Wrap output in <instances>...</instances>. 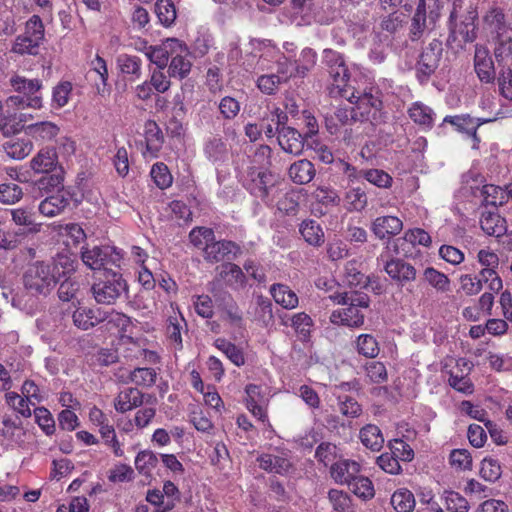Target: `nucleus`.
Returning a JSON list of instances; mask_svg holds the SVG:
<instances>
[{"mask_svg": "<svg viewBox=\"0 0 512 512\" xmlns=\"http://www.w3.org/2000/svg\"><path fill=\"white\" fill-rule=\"evenodd\" d=\"M348 486L351 492L359 498L367 500L374 497V487L368 477L358 475Z\"/></svg>", "mask_w": 512, "mask_h": 512, "instance_id": "5fc2aeb1", "label": "nucleus"}, {"mask_svg": "<svg viewBox=\"0 0 512 512\" xmlns=\"http://www.w3.org/2000/svg\"><path fill=\"white\" fill-rule=\"evenodd\" d=\"M445 506L451 512H468L470 505L465 497L458 492L445 491L444 492Z\"/></svg>", "mask_w": 512, "mask_h": 512, "instance_id": "0e129e2a", "label": "nucleus"}, {"mask_svg": "<svg viewBox=\"0 0 512 512\" xmlns=\"http://www.w3.org/2000/svg\"><path fill=\"white\" fill-rule=\"evenodd\" d=\"M116 67L128 81L135 82L142 77V60L138 56L122 53L116 58Z\"/></svg>", "mask_w": 512, "mask_h": 512, "instance_id": "6ab92c4d", "label": "nucleus"}, {"mask_svg": "<svg viewBox=\"0 0 512 512\" xmlns=\"http://www.w3.org/2000/svg\"><path fill=\"white\" fill-rule=\"evenodd\" d=\"M442 43L440 41H432L421 53L417 64L418 77L427 80L439 66L442 56Z\"/></svg>", "mask_w": 512, "mask_h": 512, "instance_id": "9b49d317", "label": "nucleus"}, {"mask_svg": "<svg viewBox=\"0 0 512 512\" xmlns=\"http://www.w3.org/2000/svg\"><path fill=\"white\" fill-rule=\"evenodd\" d=\"M494 56L499 65L512 68V25L496 35Z\"/></svg>", "mask_w": 512, "mask_h": 512, "instance_id": "dca6fc26", "label": "nucleus"}, {"mask_svg": "<svg viewBox=\"0 0 512 512\" xmlns=\"http://www.w3.org/2000/svg\"><path fill=\"white\" fill-rule=\"evenodd\" d=\"M344 277L349 286H365L367 283V277L361 271V263L357 260H350L346 263Z\"/></svg>", "mask_w": 512, "mask_h": 512, "instance_id": "a18cd8bd", "label": "nucleus"}, {"mask_svg": "<svg viewBox=\"0 0 512 512\" xmlns=\"http://www.w3.org/2000/svg\"><path fill=\"white\" fill-rule=\"evenodd\" d=\"M103 276V279L92 285L91 291L97 303L111 305L122 295L127 285L122 275L117 272L105 270Z\"/></svg>", "mask_w": 512, "mask_h": 512, "instance_id": "0eeeda50", "label": "nucleus"}, {"mask_svg": "<svg viewBox=\"0 0 512 512\" xmlns=\"http://www.w3.org/2000/svg\"><path fill=\"white\" fill-rule=\"evenodd\" d=\"M278 143L280 147L289 154L299 155L304 148L302 135L294 128L283 126L278 133Z\"/></svg>", "mask_w": 512, "mask_h": 512, "instance_id": "4be33fe9", "label": "nucleus"}, {"mask_svg": "<svg viewBox=\"0 0 512 512\" xmlns=\"http://www.w3.org/2000/svg\"><path fill=\"white\" fill-rule=\"evenodd\" d=\"M453 359L445 361L444 371L449 375L448 383L456 391L463 394H472L474 391V385L469 377L472 370V363L465 358H459L455 360L453 367H450V363Z\"/></svg>", "mask_w": 512, "mask_h": 512, "instance_id": "6e6552de", "label": "nucleus"}, {"mask_svg": "<svg viewBox=\"0 0 512 512\" xmlns=\"http://www.w3.org/2000/svg\"><path fill=\"white\" fill-rule=\"evenodd\" d=\"M81 259L92 270H107L109 264H115L119 259V253L110 246H86L82 248Z\"/></svg>", "mask_w": 512, "mask_h": 512, "instance_id": "9d476101", "label": "nucleus"}, {"mask_svg": "<svg viewBox=\"0 0 512 512\" xmlns=\"http://www.w3.org/2000/svg\"><path fill=\"white\" fill-rule=\"evenodd\" d=\"M298 199V193L294 190H286V185L284 184L282 192L276 196L275 202L272 205H276L279 211L293 214L297 211Z\"/></svg>", "mask_w": 512, "mask_h": 512, "instance_id": "58836bf2", "label": "nucleus"}, {"mask_svg": "<svg viewBox=\"0 0 512 512\" xmlns=\"http://www.w3.org/2000/svg\"><path fill=\"white\" fill-rule=\"evenodd\" d=\"M171 308L174 309L173 304ZM186 327V321L179 311L173 310V314L169 315L166 325V336L174 345L175 349L182 348V331Z\"/></svg>", "mask_w": 512, "mask_h": 512, "instance_id": "a878e982", "label": "nucleus"}, {"mask_svg": "<svg viewBox=\"0 0 512 512\" xmlns=\"http://www.w3.org/2000/svg\"><path fill=\"white\" fill-rule=\"evenodd\" d=\"M244 186L253 196L267 205H272L276 196L282 192L284 183L272 172L253 166L248 169Z\"/></svg>", "mask_w": 512, "mask_h": 512, "instance_id": "7ed1b4c3", "label": "nucleus"}, {"mask_svg": "<svg viewBox=\"0 0 512 512\" xmlns=\"http://www.w3.org/2000/svg\"><path fill=\"white\" fill-rule=\"evenodd\" d=\"M74 325L82 330H88L105 320V312L87 307L77 308L72 315Z\"/></svg>", "mask_w": 512, "mask_h": 512, "instance_id": "b1692460", "label": "nucleus"}, {"mask_svg": "<svg viewBox=\"0 0 512 512\" xmlns=\"http://www.w3.org/2000/svg\"><path fill=\"white\" fill-rule=\"evenodd\" d=\"M258 462L260 468L270 473L283 475L291 468L290 461L280 455L263 454L258 458Z\"/></svg>", "mask_w": 512, "mask_h": 512, "instance_id": "7c9ffc66", "label": "nucleus"}, {"mask_svg": "<svg viewBox=\"0 0 512 512\" xmlns=\"http://www.w3.org/2000/svg\"><path fill=\"white\" fill-rule=\"evenodd\" d=\"M5 399L6 403L22 417L29 418L32 415L30 405H35L34 401H31L16 392L6 393Z\"/></svg>", "mask_w": 512, "mask_h": 512, "instance_id": "09e8293b", "label": "nucleus"}, {"mask_svg": "<svg viewBox=\"0 0 512 512\" xmlns=\"http://www.w3.org/2000/svg\"><path fill=\"white\" fill-rule=\"evenodd\" d=\"M328 73L332 79V84L338 89L339 94L343 97V94H347L350 89L346 88L347 81L349 80L348 69L345 64L334 65L328 69Z\"/></svg>", "mask_w": 512, "mask_h": 512, "instance_id": "4d7b16f0", "label": "nucleus"}, {"mask_svg": "<svg viewBox=\"0 0 512 512\" xmlns=\"http://www.w3.org/2000/svg\"><path fill=\"white\" fill-rule=\"evenodd\" d=\"M391 505L397 512H411L415 507V498L408 489H399L391 496Z\"/></svg>", "mask_w": 512, "mask_h": 512, "instance_id": "c03bdc74", "label": "nucleus"}, {"mask_svg": "<svg viewBox=\"0 0 512 512\" xmlns=\"http://www.w3.org/2000/svg\"><path fill=\"white\" fill-rule=\"evenodd\" d=\"M157 372L153 368H135L130 372L129 379L132 383L141 387H152L157 380Z\"/></svg>", "mask_w": 512, "mask_h": 512, "instance_id": "864d4df0", "label": "nucleus"}, {"mask_svg": "<svg viewBox=\"0 0 512 512\" xmlns=\"http://www.w3.org/2000/svg\"><path fill=\"white\" fill-rule=\"evenodd\" d=\"M214 231L207 227H195L189 233L191 243L204 251V247H208L209 243L214 240Z\"/></svg>", "mask_w": 512, "mask_h": 512, "instance_id": "680f3d73", "label": "nucleus"}, {"mask_svg": "<svg viewBox=\"0 0 512 512\" xmlns=\"http://www.w3.org/2000/svg\"><path fill=\"white\" fill-rule=\"evenodd\" d=\"M53 267V274L56 276V282L75 271L77 261L74 257L68 254H57L53 259L52 263H49Z\"/></svg>", "mask_w": 512, "mask_h": 512, "instance_id": "ea45409f", "label": "nucleus"}, {"mask_svg": "<svg viewBox=\"0 0 512 512\" xmlns=\"http://www.w3.org/2000/svg\"><path fill=\"white\" fill-rule=\"evenodd\" d=\"M218 276L227 285L238 288L245 285V275L241 268L233 263H225L218 267Z\"/></svg>", "mask_w": 512, "mask_h": 512, "instance_id": "72a5a7b5", "label": "nucleus"}, {"mask_svg": "<svg viewBox=\"0 0 512 512\" xmlns=\"http://www.w3.org/2000/svg\"><path fill=\"white\" fill-rule=\"evenodd\" d=\"M240 247L227 240H212L208 247H204L203 257L209 263H218L224 260H232L240 253Z\"/></svg>", "mask_w": 512, "mask_h": 512, "instance_id": "f8f14e48", "label": "nucleus"}, {"mask_svg": "<svg viewBox=\"0 0 512 512\" xmlns=\"http://www.w3.org/2000/svg\"><path fill=\"white\" fill-rule=\"evenodd\" d=\"M474 67L479 79L482 82L491 83L494 80V65L489 55V50L486 47L476 45Z\"/></svg>", "mask_w": 512, "mask_h": 512, "instance_id": "aec40b11", "label": "nucleus"}, {"mask_svg": "<svg viewBox=\"0 0 512 512\" xmlns=\"http://www.w3.org/2000/svg\"><path fill=\"white\" fill-rule=\"evenodd\" d=\"M10 83L15 91L23 93L26 97L37 96L36 93L41 89L42 83L38 79H26L22 76H14Z\"/></svg>", "mask_w": 512, "mask_h": 512, "instance_id": "49530a36", "label": "nucleus"}, {"mask_svg": "<svg viewBox=\"0 0 512 512\" xmlns=\"http://www.w3.org/2000/svg\"><path fill=\"white\" fill-rule=\"evenodd\" d=\"M480 226L489 236L500 237L506 232L505 220L497 212H483Z\"/></svg>", "mask_w": 512, "mask_h": 512, "instance_id": "c85d7f7f", "label": "nucleus"}, {"mask_svg": "<svg viewBox=\"0 0 512 512\" xmlns=\"http://www.w3.org/2000/svg\"><path fill=\"white\" fill-rule=\"evenodd\" d=\"M40 42L22 34L19 35L13 44L12 51L19 55H36L38 53Z\"/></svg>", "mask_w": 512, "mask_h": 512, "instance_id": "13d9d810", "label": "nucleus"}, {"mask_svg": "<svg viewBox=\"0 0 512 512\" xmlns=\"http://www.w3.org/2000/svg\"><path fill=\"white\" fill-rule=\"evenodd\" d=\"M177 47H179L178 39L167 38L162 41L160 45L151 46L149 53H147V58L150 62L154 63L158 69H165L174 49Z\"/></svg>", "mask_w": 512, "mask_h": 512, "instance_id": "5701e85b", "label": "nucleus"}, {"mask_svg": "<svg viewBox=\"0 0 512 512\" xmlns=\"http://www.w3.org/2000/svg\"><path fill=\"white\" fill-rule=\"evenodd\" d=\"M134 479V470L130 465L118 463L108 472V480L112 483L130 482Z\"/></svg>", "mask_w": 512, "mask_h": 512, "instance_id": "338daca9", "label": "nucleus"}, {"mask_svg": "<svg viewBox=\"0 0 512 512\" xmlns=\"http://www.w3.org/2000/svg\"><path fill=\"white\" fill-rule=\"evenodd\" d=\"M155 13L160 23L166 27L171 26L177 17L176 8L172 0H157Z\"/></svg>", "mask_w": 512, "mask_h": 512, "instance_id": "8fccbe9b", "label": "nucleus"}, {"mask_svg": "<svg viewBox=\"0 0 512 512\" xmlns=\"http://www.w3.org/2000/svg\"><path fill=\"white\" fill-rule=\"evenodd\" d=\"M25 132L36 140L51 141L58 135L59 127L52 122L44 121L27 126Z\"/></svg>", "mask_w": 512, "mask_h": 512, "instance_id": "f704fd0d", "label": "nucleus"}, {"mask_svg": "<svg viewBox=\"0 0 512 512\" xmlns=\"http://www.w3.org/2000/svg\"><path fill=\"white\" fill-rule=\"evenodd\" d=\"M361 466L358 462L342 459L331 466L332 478L340 483L349 485L360 473Z\"/></svg>", "mask_w": 512, "mask_h": 512, "instance_id": "412c9836", "label": "nucleus"}, {"mask_svg": "<svg viewBox=\"0 0 512 512\" xmlns=\"http://www.w3.org/2000/svg\"><path fill=\"white\" fill-rule=\"evenodd\" d=\"M215 346L221 352H223L227 356V358L236 366L244 365L245 359L243 352L233 343L225 339L219 338L215 341Z\"/></svg>", "mask_w": 512, "mask_h": 512, "instance_id": "6e6d98bb", "label": "nucleus"}, {"mask_svg": "<svg viewBox=\"0 0 512 512\" xmlns=\"http://www.w3.org/2000/svg\"><path fill=\"white\" fill-rule=\"evenodd\" d=\"M463 0H453L450 12L448 28V41L473 42L477 37L476 20L478 13L473 5H470L465 14L462 13Z\"/></svg>", "mask_w": 512, "mask_h": 512, "instance_id": "20e7f679", "label": "nucleus"}, {"mask_svg": "<svg viewBox=\"0 0 512 512\" xmlns=\"http://www.w3.org/2000/svg\"><path fill=\"white\" fill-rule=\"evenodd\" d=\"M158 464V458L156 454L150 450L140 451L135 457V467L139 474L146 477L152 475L153 470Z\"/></svg>", "mask_w": 512, "mask_h": 512, "instance_id": "79ce46f5", "label": "nucleus"}, {"mask_svg": "<svg viewBox=\"0 0 512 512\" xmlns=\"http://www.w3.org/2000/svg\"><path fill=\"white\" fill-rule=\"evenodd\" d=\"M367 203V194L360 187L352 188L345 194V207L350 212H360L364 210Z\"/></svg>", "mask_w": 512, "mask_h": 512, "instance_id": "37998d69", "label": "nucleus"}, {"mask_svg": "<svg viewBox=\"0 0 512 512\" xmlns=\"http://www.w3.org/2000/svg\"><path fill=\"white\" fill-rule=\"evenodd\" d=\"M12 221L18 226H25L31 232L39 231V224L35 222L32 208L19 207L10 210Z\"/></svg>", "mask_w": 512, "mask_h": 512, "instance_id": "a19ab883", "label": "nucleus"}, {"mask_svg": "<svg viewBox=\"0 0 512 512\" xmlns=\"http://www.w3.org/2000/svg\"><path fill=\"white\" fill-rule=\"evenodd\" d=\"M99 432L105 444L113 449L115 456L122 457L124 455V451L116 437L115 429L112 425L109 424V421L99 426Z\"/></svg>", "mask_w": 512, "mask_h": 512, "instance_id": "69168bd1", "label": "nucleus"}, {"mask_svg": "<svg viewBox=\"0 0 512 512\" xmlns=\"http://www.w3.org/2000/svg\"><path fill=\"white\" fill-rule=\"evenodd\" d=\"M379 345L377 340L370 334H361L357 338V351L359 354L375 358L379 354Z\"/></svg>", "mask_w": 512, "mask_h": 512, "instance_id": "052dcab7", "label": "nucleus"}, {"mask_svg": "<svg viewBox=\"0 0 512 512\" xmlns=\"http://www.w3.org/2000/svg\"><path fill=\"white\" fill-rule=\"evenodd\" d=\"M424 280L437 291L447 292L450 289L448 276L433 267H427L423 272Z\"/></svg>", "mask_w": 512, "mask_h": 512, "instance_id": "3c124183", "label": "nucleus"}, {"mask_svg": "<svg viewBox=\"0 0 512 512\" xmlns=\"http://www.w3.org/2000/svg\"><path fill=\"white\" fill-rule=\"evenodd\" d=\"M439 17L440 11L438 6L427 12L425 0H419L411 20V39L413 41L418 40L427 32L432 31Z\"/></svg>", "mask_w": 512, "mask_h": 512, "instance_id": "1a4fd4ad", "label": "nucleus"}, {"mask_svg": "<svg viewBox=\"0 0 512 512\" xmlns=\"http://www.w3.org/2000/svg\"><path fill=\"white\" fill-rule=\"evenodd\" d=\"M178 46L171 55L168 72L170 77L183 79L191 71V54L187 45L179 39Z\"/></svg>", "mask_w": 512, "mask_h": 512, "instance_id": "ddd939ff", "label": "nucleus"}, {"mask_svg": "<svg viewBox=\"0 0 512 512\" xmlns=\"http://www.w3.org/2000/svg\"><path fill=\"white\" fill-rule=\"evenodd\" d=\"M42 106L41 96H10L5 101V107L7 108V115L0 120V129L4 135L15 134L22 128V122L26 120L25 114H19V116L12 115L11 110L24 109L31 107L39 109Z\"/></svg>", "mask_w": 512, "mask_h": 512, "instance_id": "423d86ee", "label": "nucleus"}, {"mask_svg": "<svg viewBox=\"0 0 512 512\" xmlns=\"http://www.w3.org/2000/svg\"><path fill=\"white\" fill-rule=\"evenodd\" d=\"M144 395L137 388H127L121 391L114 400L116 411L125 413L142 405Z\"/></svg>", "mask_w": 512, "mask_h": 512, "instance_id": "393cba45", "label": "nucleus"}, {"mask_svg": "<svg viewBox=\"0 0 512 512\" xmlns=\"http://www.w3.org/2000/svg\"><path fill=\"white\" fill-rule=\"evenodd\" d=\"M144 132L147 151L156 156L164 141L163 133L156 122L152 120L145 123Z\"/></svg>", "mask_w": 512, "mask_h": 512, "instance_id": "c9c22d12", "label": "nucleus"}, {"mask_svg": "<svg viewBox=\"0 0 512 512\" xmlns=\"http://www.w3.org/2000/svg\"><path fill=\"white\" fill-rule=\"evenodd\" d=\"M33 149L29 139H11L4 144V150L10 158L21 160L28 156Z\"/></svg>", "mask_w": 512, "mask_h": 512, "instance_id": "e433bc0d", "label": "nucleus"}, {"mask_svg": "<svg viewBox=\"0 0 512 512\" xmlns=\"http://www.w3.org/2000/svg\"><path fill=\"white\" fill-rule=\"evenodd\" d=\"M150 176L155 185L161 190L169 188L173 183V176L167 165L163 162H157L152 165Z\"/></svg>", "mask_w": 512, "mask_h": 512, "instance_id": "de8ad7c7", "label": "nucleus"}, {"mask_svg": "<svg viewBox=\"0 0 512 512\" xmlns=\"http://www.w3.org/2000/svg\"><path fill=\"white\" fill-rule=\"evenodd\" d=\"M384 270L389 277L402 287L416 279V269L410 263L399 258H392L385 262Z\"/></svg>", "mask_w": 512, "mask_h": 512, "instance_id": "4468645a", "label": "nucleus"}, {"mask_svg": "<svg viewBox=\"0 0 512 512\" xmlns=\"http://www.w3.org/2000/svg\"><path fill=\"white\" fill-rule=\"evenodd\" d=\"M343 97L354 105L355 121L370 122L372 125H378L385 121L386 117L378 88L352 89L347 94H343Z\"/></svg>", "mask_w": 512, "mask_h": 512, "instance_id": "f03ea898", "label": "nucleus"}, {"mask_svg": "<svg viewBox=\"0 0 512 512\" xmlns=\"http://www.w3.org/2000/svg\"><path fill=\"white\" fill-rule=\"evenodd\" d=\"M22 281L25 289L32 296H46L57 284L53 267L42 261L28 265L23 273Z\"/></svg>", "mask_w": 512, "mask_h": 512, "instance_id": "39448f33", "label": "nucleus"}, {"mask_svg": "<svg viewBox=\"0 0 512 512\" xmlns=\"http://www.w3.org/2000/svg\"><path fill=\"white\" fill-rule=\"evenodd\" d=\"M359 174L369 183L379 188H389L393 181L392 177L388 173L379 169L361 170Z\"/></svg>", "mask_w": 512, "mask_h": 512, "instance_id": "bf43d9fd", "label": "nucleus"}, {"mask_svg": "<svg viewBox=\"0 0 512 512\" xmlns=\"http://www.w3.org/2000/svg\"><path fill=\"white\" fill-rule=\"evenodd\" d=\"M410 119L424 129L432 128L435 119L434 111L422 102H414L408 109Z\"/></svg>", "mask_w": 512, "mask_h": 512, "instance_id": "c756f323", "label": "nucleus"}, {"mask_svg": "<svg viewBox=\"0 0 512 512\" xmlns=\"http://www.w3.org/2000/svg\"><path fill=\"white\" fill-rule=\"evenodd\" d=\"M359 439L361 443L372 451H379L384 444V437L380 428L374 424H367L360 429Z\"/></svg>", "mask_w": 512, "mask_h": 512, "instance_id": "473e14b6", "label": "nucleus"}, {"mask_svg": "<svg viewBox=\"0 0 512 512\" xmlns=\"http://www.w3.org/2000/svg\"><path fill=\"white\" fill-rule=\"evenodd\" d=\"M487 119H479L472 118L468 114L455 115V116H446L443 120L444 123H449L456 128L457 131L466 133L471 136L474 140V147L479 142V138L477 136V129L483 123L489 122Z\"/></svg>", "mask_w": 512, "mask_h": 512, "instance_id": "f3484780", "label": "nucleus"}, {"mask_svg": "<svg viewBox=\"0 0 512 512\" xmlns=\"http://www.w3.org/2000/svg\"><path fill=\"white\" fill-rule=\"evenodd\" d=\"M330 299L334 303L342 305L341 308L333 310L329 316L333 325L359 328L364 324V310L368 309L370 304L367 294L356 291L336 292L330 295Z\"/></svg>", "mask_w": 512, "mask_h": 512, "instance_id": "f257e3e1", "label": "nucleus"}, {"mask_svg": "<svg viewBox=\"0 0 512 512\" xmlns=\"http://www.w3.org/2000/svg\"><path fill=\"white\" fill-rule=\"evenodd\" d=\"M300 233L310 245L320 246L324 243V232L321 226L314 220L303 221L300 226Z\"/></svg>", "mask_w": 512, "mask_h": 512, "instance_id": "4c0bfd02", "label": "nucleus"}, {"mask_svg": "<svg viewBox=\"0 0 512 512\" xmlns=\"http://www.w3.org/2000/svg\"><path fill=\"white\" fill-rule=\"evenodd\" d=\"M71 194L64 188L58 189L54 194L46 197L39 204V212L45 217H54L61 214L69 205Z\"/></svg>", "mask_w": 512, "mask_h": 512, "instance_id": "2eb2a0df", "label": "nucleus"}, {"mask_svg": "<svg viewBox=\"0 0 512 512\" xmlns=\"http://www.w3.org/2000/svg\"><path fill=\"white\" fill-rule=\"evenodd\" d=\"M312 197L316 202L324 205L325 207H336L339 205L341 199L335 189L330 186H318L312 193Z\"/></svg>", "mask_w": 512, "mask_h": 512, "instance_id": "603ef678", "label": "nucleus"}, {"mask_svg": "<svg viewBox=\"0 0 512 512\" xmlns=\"http://www.w3.org/2000/svg\"><path fill=\"white\" fill-rule=\"evenodd\" d=\"M270 293L275 302L285 309H294L298 306L299 299L297 294L287 285L274 284L270 288Z\"/></svg>", "mask_w": 512, "mask_h": 512, "instance_id": "2f4dec72", "label": "nucleus"}, {"mask_svg": "<svg viewBox=\"0 0 512 512\" xmlns=\"http://www.w3.org/2000/svg\"><path fill=\"white\" fill-rule=\"evenodd\" d=\"M484 22L496 35L499 34V31H503L512 25V23L505 21L502 10L498 8H493L488 11L484 17Z\"/></svg>", "mask_w": 512, "mask_h": 512, "instance_id": "e2e57ef3", "label": "nucleus"}, {"mask_svg": "<svg viewBox=\"0 0 512 512\" xmlns=\"http://www.w3.org/2000/svg\"><path fill=\"white\" fill-rule=\"evenodd\" d=\"M497 83L500 95L512 102V68L502 67Z\"/></svg>", "mask_w": 512, "mask_h": 512, "instance_id": "774afa93", "label": "nucleus"}, {"mask_svg": "<svg viewBox=\"0 0 512 512\" xmlns=\"http://www.w3.org/2000/svg\"><path fill=\"white\" fill-rule=\"evenodd\" d=\"M402 229V220L392 215L379 216L371 223V231L381 240L399 234Z\"/></svg>", "mask_w": 512, "mask_h": 512, "instance_id": "a211bd4d", "label": "nucleus"}, {"mask_svg": "<svg viewBox=\"0 0 512 512\" xmlns=\"http://www.w3.org/2000/svg\"><path fill=\"white\" fill-rule=\"evenodd\" d=\"M316 170L312 162L307 159H301L294 162L289 170L288 174L290 179L296 184H307L315 177Z\"/></svg>", "mask_w": 512, "mask_h": 512, "instance_id": "bb28decb", "label": "nucleus"}, {"mask_svg": "<svg viewBox=\"0 0 512 512\" xmlns=\"http://www.w3.org/2000/svg\"><path fill=\"white\" fill-rule=\"evenodd\" d=\"M57 156L52 149L40 150L30 161L31 169L37 173H49L56 168Z\"/></svg>", "mask_w": 512, "mask_h": 512, "instance_id": "cd10ccee", "label": "nucleus"}]
</instances>
